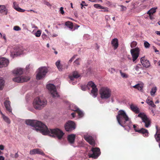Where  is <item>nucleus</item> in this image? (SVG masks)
<instances>
[{
	"instance_id": "nucleus-13",
	"label": "nucleus",
	"mask_w": 160,
	"mask_h": 160,
	"mask_svg": "<svg viewBox=\"0 0 160 160\" xmlns=\"http://www.w3.org/2000/svg\"><path fill=\"white\" fill-rule=\"evenodd\" d=\"M140 50L138 48L132 49L130 50L131 53L132 58V61L134 62L139 56Z\"/></svg>"
},
{
	"instance_id": "nucleus-31",
	"label": "nucleus",
	"mask_w": 160,
	"mask_h": 160,
	"mask_svg": "<svg viewBox=\"0 0 160 160\" xmlns=\"http://www.w3.org/2000/svg\"><path fill=\"white\" fill-rule=\"evenodd\" d=\"M65 25L71 29H72L73 27V23L69 21L65 22Z\"/></svg>"
},
{
	"instance_id": "nucleus-36",
	"label": "nucleus",
	"mask_w": 160,
	"mask_h": 160,
	"mask_svg": "<svg viewBox=\"0 0 160 160\" xmlns=\"http://www.w3.org/2000/svg\"><path fill=\"white\" fill-rule=\"evenodd\" d=\"M36 154H40L43 156L45 155V154L44 152L41 150L39 148H37Z\"/></svg>"
},
{
	"instance_id": "nucleus-44",
	"label": "nucleus",
	"mask_w": 160,
	"mask_h": 160,
	"mask_svg": "<svg viewBox=\"0 0 160 160\" xmlns=\"http://www.w3.org/2000/svg\"><path fill=\"white\" fill-rule=\"evenodd\" d=\"M80 60V58L77 59L74 62V63L76 65H78L80 64L79 61Z\"/></svg>"
},
{
	"instance_id": "nucleus-17",
	"label": "nucleus",
	"mask_w": 160,
	"mask_h": 160,
	"mask_svg": "<svg viewBox=\"0 0 160 160\" xmlns=\"http://www.w3.org/2000/svg\"><path fill=\"white\" fill-rule=\"evenodd\" d=\"M9 62L8 59L4 58H0V68L7 67L8 65Z\"/></svg>"
},
{
	"instance_id": "nucleus-2",
	"label": "nucleus",
	"mask_w": 160,
	"mask_h": 160,
	"mask_svg": "<svg viewBox=\"0 0 160 160\" xmlns=\"http://www.w3.org/2000/svg\"><path fill=\"white\" fill-rule=\"evenodd\" d=\"M116 117L118 123L122 127L128 126L129 128H131L132 122L124 110H119Z\"/></svg>"
},
{
	"instance_id": "nucleus-45",
	"label": "nucleus",
	"mask_w": 160,
	"mask_h": 160,
	"mask_svg": "<svg viewBox=\"0 0 160 160\" xmlns=\"http://www.w3.org/2000/svg\"><path fill=\"white\" fill-rule=\"evenodd\" d=\"M108 71L111 73H113L115 72V69L112 68H109L108 69Z\"/></svg>"
},
{
	"instance_id": "nucleus-34",
	"label": "nucleus",
	"mask_w": 160,
	"mask_h": 160,
	"mask_svg": "<svg viewBox=\"0 0 160 160\" xmlns=\"http://www.w3.org/2000/svg\"><path fill=\"white\" fill-rule=\"evenodd\" d=\"M156 12V8H152L149 10L147 13L149 15H152Z\"/></svg>"
},
{
	"instance_id": "nucleus-30",
	"label": "nucleus",
	"mask_w": 160,
	"mask_h": 160,
	"mask_svg": "<svg viewBox=\"0 0 160 160\" xmlns=\"http://www.w3.org/2000/svg\"><path fill=\"white\" fill-rule=\"evenodd\" d=\"M157 90V88L156 86H154L152 87L150 92V94L151 95L152 97H154L155 95V93L156 92Z\"/></svg>"
},
{
	"instance_id": "nucleus-19",
	"label": "nucleus",
	"mask_w": 160,
	"mask_h": 160,
	"mask_svg": "<svg viewBox=\"0 0 160 160\" xmlns=\"http://www.w3.org/2000/svg\"><path fill=\"white\" fill-rule=\"evenodd\" d=\"M4 104L6 109L10 113L12 114V109L10 106V102L8 100H6L4 102Z\"/></svg>"
},
{
	"instance_id": "nucleus-43",
	"label": "nucleus",
	"mask_w": 160,
	"mask_h": 160,
	"mask_svg": "<svg viewBox=\"0 0 160 160\" xmlns=\"http://www.w3.org/2000/svg\"><path fill=\"white\" fill-rule=\"evenodd\" d=\"M42 37L44 40H47L49 38L44 33H43L42 35Z\"/></svg>"
},
{
	"instance_id": "nucleus-52",
	"label": "nucleus",
	"mask_w": 160,
	"mask_h": 160,
	"mask_svg": "<svg viewBox=\"0 0 160 160\" xmlns=\"http://www.w3.org/2000/svg\"><path fill=\"white\" fill-rule=\"evenodd\" d=\"M148 98L149 97H148L147 99L146 102L149 105L152 101L149 99Z\"/></svg>"
},
{
	"instance_id": "nucleus-55",
	"label": "nucleus",
	"mask_w": 160,
	"mask_h": 160,
	"mask_svg": "<svg viewBox=\"0 0 160 160\" xmlns=\"http://www.w3.org/2000/svg\"><path fill=\"white\" fill-rule=\"evenodd\" d=\"M77 55H74L69 60V62H71L75 58V57Z\"/></svg>"
},
{
	"instance_id": "nucleus-32",
	"label": "nucleus",
	"mask_w": 160,
	"mask_h": 160,
	"mask_svg": "<svg viewBox=\"0 0 160 160\" xmlns=\"http://www.w3.org/2000/svg\"><path fill=\"white\" fill-rule=\"evenodd\" d=\"M143 85L142 84H138L133 86L134 88L138 89V90L141 91L142 90Z\"/></svg>"
},
{
	"instance_id": "nucleus-33",
	"label": "nucleus",
	"mask_w": 160,
	"mask_h": 160,
	"mask_svg": "<svg viewBox=\"0 0 160 160\" xmlns=\"http://www.w3.org/2000/svg\"><path fill=\"white\" fill-rule=\"evenodd\" d=\"M5 83V81L2 78H0V90H2Z\"/></svg>"
},
{
	"instance_id": "nucleus-28",
	"label": "nucleus",
	"mask_w": 160,
	"mask_h": 160,
	"mask_svg": "<svg viewBox=\"0 0 160 160\" xmlns=\"http://www.w3.org/2000/svg\"><path fill=\"white\" fill-rule=\"evenodd\" d=\"M0 113L2 115V117L4 121L8 124H10L11 123V121L9 118L4 114L2 111H0Z\"/></svg>"
},
{
	"instance_id": "nucleus-29",
	"label": "nucleus",
	"mask_w": 160,
	"mask_h": 160,
	"mask_svg": "<svg viewBox=\"0 0 160 160\" xmlns=\"http://www.w3.org/2000/svg\"><path fill=\"white\" fill-rule=\"evenodd\" d=\"M142 66L140 64H138L134 67V68L136 71L135 73L137 74H139L141 73L140 71V69L141 68Z\"/></svg>"
},
{
	"instance_id": "nucleus-21",
	"label": "nucleus",
	"mask_w": 160,
	"mask_h": 160,
	"mask_svg": "<svg viewBox=\"0 0 160 160\" xmlns=\"http://www.w3.org/2000/svg\"><path fill=\"white\" fill-rule=\"evenodd\" d=\"M67 105L69 109L72 110L76 111L78 110V107L73 104H70V102H68L67 103Z\"/></svg>"
},
{
	"instance_id": "nucleus-7",
	"label": "nucleus",
	"mask_w": 160,
	"mask_h": 160,
	"mask_svg": "<svg viewBox=\"0 0 160 160\" xmlns=\"http://www.w3.org/2000/svg\"><path fill=\"white\" fill-rule=\"evenodd\" d=\"M101 152L100 151V149L99 148H92L91 150L89 151V152H88L87 156L86 155H85L86 158H87L88 157L89 158H92L94 159L97 158L98 156L100 155Z\"/></svg>"
},
{
	"instance_id": "nucleus-20",
	"label": "nucleus",
	"mask_w": 160,
	"mask_h": 160,
	"mask_svg": "<svg viewBox=\"0 0 160 160\" xmlns=\"http://www.w3.org/2000/svg\"><path fill=\"white\" fill-rule=\"evenodd\" d=\"M111 44L114 50L117 49L118 47V41L117 38H114L111 42Z\"/></svg>"
},
{
	"instance_id": "nucleus-8",
	"label": "nucleus",
	"mask_w": 160,
	"mask_h": 160,
	"mask_svg": "<svg viewBox=\"0 0 160 160\" xmlns=\"http://www.w3.org/2000/svg\"><path fill=\"white\" fill-rule=\"evenodd\" d=\"M46 87L53 98H58L59 97V95L56 90V87L53 84H48Z\"/></svg>"
},
{
	"instance_id": "nucleus-50",
	"label": "nucleus",
	"mask_w": 160,
	"mask_h": 160,
	"mask_svg": "<svg viewBox=\"0 0 160 160\" xmlns=\"http://www.w3.org/2000/svg\"><path fill=\"white\" fill-rule=\"evenodd\" d=\"M133 128L134 129V130L136 132H137L136 131H139V129L137 127V125H134L133 126Z\"/></svg>"
},
{
	"instance_id": "nucleus-5",
	"label": "nucleus",
	"mask_w": 160,
	"mask_h": 160,
	"mask_svg": "<svg viewBox=\"0 0 160 160\" xmlns=\"http://www.w3.org/2000/svg\"><path fill=\"white\" fill-rule=\"evenodd\" d=\"M100 97L103 100H107L111 96V91L107 87L101 88L99 90Z\"/></svg>"
},
{
	"instance_id": "nucleus-14",
	"label": "nucleus",
	"mask_w": 160,
	"mask_h": 160,
	"mask_svg": "<svg viewBox=\"0 0 160 160\" xmlns=\"http://www.w3.org/2000/svg\"><path fill=\"white\" fill-rule=\"evenodd\" d=\"M140 60L141 62L143 67L147 68L150 67V62L145 57L141 58Z\"/></svg>"
},
{
	"instance_id": "nucleus-58",
	"label": "nucleus",
	"mask_w": 160,
	"mask_h": 160,
	"mask_svg": "<svg viewBox=\"0 0 160 160\" xmlns=\"http://www.w3.org/2000/svg\"><path fill=\"white\" fill-rule=\"evenodd\" d=\"M22 27H23V28H24V29H27V27L26 25L25 24H22Z\"/></svg>"
},
{
	"instance_id": "nucleus-3",
	"label": "nucleus",
	"mask_w": 160,
	"mask_h": 160,
	"mask_svg": "<svg viewBox=\"0 0 160 160\" xmlns=\"http://www.w3.org/2000/svg\"><path fill=\"white\" fill-rule=\"evenodd\" d=\"M47 102L45 99L39 97L35 98L33 100L32 105L34 108L37 110H40L46 106Z\"/></svg>"
},
{
	"instance_id": "nucleus-23",
	"label": "nucleus",
	"mask_w": 160,
	"mask_h": 160,
	"mask_svg": "<svg viewBox=\"0 0 160 160\" xmlns=\"http://www.w3.org/2000/svg\"><path fill=\"white\" fill-rule=\"evenodd\" d=\"M130 108L132 111L135 112V113H140V110L139 109L136 105H135L132 104L130 105Z\"/></svg>"
},
{
	"instance_id": "nucleus-10",
	"label": "nucleus",
	"mask_w": 160,
	"mask_h": 160,
	"mask_svg": "<svg viewBox=\"0 0 160 160\" xmlns=\"http://www.w3.org/2000/svg\"><path fill=\"white\" fill-rule=\"evenodd\" d=\"M48 72V70L45 67L39 68L38 69V72L36 75V79L40 80L44 78Z\"/></svg>"
},
{
	"instance_id": "nucleus-37",
	"label": "nucleus",
	"mask_w": 160,
	"mask_h": 160,
	"mask_svg": "<svg viewBox=\"0 0 160 160\" xmlns=\"http://www.w3.org/2000/svg\"><path fill=\"white\" fill-rule=\"evenodd\" d=\"M37 153V148L33 149L30 151L29 154L31 155L36 154Z\"/></svg>"
},
{
	"instance_id": "nucleus-40",
	"label": "nucleus",
	"mask_w": 160,
	"mask_h": 160,
	"mask_svg": "<svg viewBox=\"0 0 160 160\" xmlns=\"http://www.w3.org/2000/svg\"><path fill=\"white\" fill-rule=\"evenodd\" d=\"M144 46L146 48H149L150 47V44L147 41L144 42Z\"/></svg>"
},
{
	"instance_id": "nucleus-16",
	"label": "nucleus",
	"mask_w": 160,
	"mask_h": 160,
	"mask_svg": "<svg viewBox=\"0 0 160 160\" xmlns=\"http://www.w3.org/2000/svg\"><path fill=\"white\" fill-rule=\"evenodd\" d=\"M79 77V75L78 74V72H73L72 76H69V78L70 79L71 81H70V83L73 85L76 84V82H73V81H74L77 78Z\"/></svg>"
},
{
	"instance_id": "nucleus-27",
	"label": "nucleus",
	"mask_w": 160,
	"mask_h": 160,
	"mask_svg": "<svg viewBox=\"0 0 160 160\" xmlns=\"http://www.w3.org/2000/svg\"><path fill=\"white\" fill-rule=\"evenodd\" d=\"M60 60H58L55 63V65L59 71H62L63 70L62 66L61 64Z\"/></svg>"
},
{
	"instance_id": "nucleus-51",
	"label": "nucleus",
	"mask_w": 160,
	"mask_h": 160,
	"mask_svg": "<svg viewBox=\"0 0 160 160\" xmlns=\"http://www.w3.org/2000/svg\"><path fill=\"white\" fill-rule=\"evenodd\" d=\"M102 8L101 9H103V10H101L100 11L101 12H108V8L106 7H102Z\"/></svg>"
},
{
	"instance_id": "nucleus-26",
	"label": "nucleus",
	"mask_w": 160,
	"mask_h": 160,
	"mask_svg": "<svg viewBox=\"0 0 160 160\" xmlns=\"http://www.w3.org/2000/svg\"><path fill=\"white\" fill-rule=\"evenodd\" d=\"M8 12V10L4 5H0V13H4L7 15Z\"/></svg>"
},
{
	"instance_id": "nucleus-39",
	"label": "nucleus",
	"mask_w": 160,
	"mask_h": 160,
	"mask_svg": "<svg viewBox=\"0 0 160 160\" xmlns=\"http://www.w3.org/2000/svg\"><path fill=\"white\" fill-rule=\"evenodd\" d=\"M41 34V31L38 30L35 33L34 35L36 37H40Z\"/></svg>"
},
{
	"instance_id": "nucleus-63",
	"label": "nucleus",
	"mask_w": 160,
	"mask_h": 160,
	"mask_svg": "<svg viewBox=\"0 0 160 160\" xmlns=\"http://www.w3.org/2000/svg\"><path fill=\"white\" fill-rule=\"evenodd\" d=\"M18 157V153H16L14 155V157L15 158H17Z\"/></svg>"
},
{
	"instance_id": "nucleus-57",
	"label": "nucleus",
	"mask_w": 160,
	"mask_h": 160,
	"mask_svg": "<svg viewBox=\"0 0 160 160\" xmlns=\"http://www.w3.org/2000/svg\"><path fill=\"white\" fill-rule=\"evenodd\" d=\"M149 105L153 107H156V105L154 104L153 101H152Z\"/></svg>"
},
{
	"instance_id": "nucleus-1",
	"label": "nucleus",
	"mask_w": 160,
	"mask_h": 160,
	"mask_svg": "<svg viewBox=\"0 0 160 160\" xmlns=\"http://www.w3.org/2000/svg\"><path fill=\"white\" fill-rule=\"evenodd\" d=\"M26 124L33 127V129L39 131L44 135L57 137L58 139H61L64 133L58 128L49 129L46 126L41 122L32 120H28L26 121Z\"/></svg>"
},
{
	"instance_id": "nucleus-54",
	"label": "nucleus",
	"mask_w": 160,
	"mask_h": 160,
	"mask_svg": "<svg viewBox=\"0 0 160 160\" xmlns=\"http://www.w3.org/2000/svg\"><path fill=\"white\" fill-rule=\"evenodd\" d=\"M152 48H153V49L154 50V52H157V53L158 52V54H159V51L156 49V47L155 46H153Z\"/></svg>"
},
{
	"instance_id": "nucleus-6",
	"label": "nucleus",
	"mask_w": 160,
	"mask_h": 160,
	"mask_svg": "<svg viewBox=\"0 0 160 160\" xmlns=\"http://www.w3.org/2000/svg\"><path fill=\"white\" fill-rule=\"evenodd\" d=\"M136 117H138L141 118L142 123H144L145 127L146 128L149 127L151 125V120L146 115L144 112H140Z\"/></svg>"
},
{
	"instance_id": "nucleus-15",
	"label": "nucleus",
	"mask_w": 160,
	"mask_h": 160,
	"mask_svg": "<svg viewBox=\"0 0 160 160\" xmlns=\"http://www.w3.org/2000/svg\"><path fill=\"white\" fill-rule=\"evenodd\" d=\"M84 139L87 141L90 144L93 146L95 145L94 140L92 137L88 134L84 135Z\"/></svg>"
},
{
	"instance_id": "nucleus-46",
	"label": "nucleus",
	"mask_w": 160,
	"mask_h": 160,
	"mask_svg": "<svg viewBox=\"0 0 160 160\" xmlns=\"http://www.w3.org/2000/svg\"><path fill=\"white\" fill-rule=\"evenodd\" d=\"M13 29L16 31H19L21 30V28L18 26H15L14 27Z\"/></svg>"
},
{
	"instance_id": "nucleus-59",
	"label": "nucleus",
	"mask_w": 160,
	"mask_h": 160,
	"mask_svg": "<svg viewBox=\"0 0 160 160\" xmlns=\"http://www.w3.org/2000/svg\"><path fill=\"white\" fill-rule=\"evenodd\" d=\"M82 6V7H81V8L82 9L83 8V7L84 6H88V4H87V3H85V4H82V3H81L80 4Z\"/></svg>"
},
{
	"instance_id": "nucleus-47",
	"label": "nucleus",
	"mask_w": 160,
	"mask_h": 160,
	"mask_svg": "<svg viewBox=\"0 0 160 160\" xmlns=\"http://www.w3.org/2000/svg\"><path fill=\"white\" fill-rule=\"evenodd\" d=\"M90 38V35L88 34H85L83 36V38L86 40H88Z\"/></svg>"
},
{
	"instance_id": "nucleus-35",
	"label": "nucleus",
	"mask_w": 160,
	"mask_h": 160,
	"mask_svg": "<svg viewBox=\"0 0 160 160\" xmlns=\"http://www.w3.org/2000/svg\"><path fill=\"white\" fill-rule=\"evenodd\" d=\"M77 113H78V117L79 118H81L83 117L84 116V113L83 112L81 111L79 108H78V110L76 111Z\"/></svg>"
},
{
	"instance_id": "nucleus-25",
	"label": "nucleus",
	"mask_w": 160,
	"mask_h": 160,
	"mask_svg": "<svg viewBox=\"0 0 160 160\" xmlns=\"http://www.w3.org/2000/svg\"><path fill=\"white\" fill-rule=\"evenodd\" d=\"M75 135L71 134L68 136V139L69 142L71 144L74 143L75 140Z\"/></svg>"
},
{
	"instance_id": "nucleus-64",
	"label": "nucleus",
	"mask_w": 160,
	"mask_h": 160,
	"mask_svg": "<svg viewBox=\"0 0 160 160\" xmlns=\"http://www.w3.org/2000/svg\"><path fill=\"white\" fill-rule=\"evenodd\" d=\"M4 158L2 156H0V160H4Z\"/></svg>"
},
{
	"instance_id": "nucleus-18",
	"label": "nucleus",
	"mask_w": 160,
	"mask_h": 160,
	"mask_svg": "<svg viewBox=\"0 0 160 160\" xmlns=\"http://www.w3.org/2000/svg\"><path fill=\"white\" fill-rule=\"evenodd\" d=\"M12 7L14 9L19 12H23L25 11V9H22L20 8L18 3L15 1L13 2Z\"/></svg>"
},
{
	"instance_id": "nucleus-60",
	"label": "nucleus",
	"mask_w": 160,
	"mask_h": 160,
	"mask_svg": "<svg viewBox=\"0 0 160 160\" xmlns=\"http://www.w3.org/2000/svg\"><path fill=\"white\" fill-rule=\"evenodd\" d=\"M4 149V146L3 145H0V150H3Z\"/></svg>"
},
{
	"instance_id": "nucleus-53",
	"label": "nucleus",
	"mask_w": 160,
	"mask_h": 160,
	"mask_svg": "<svg viewBox=\"0 0 160 160\" xmlns=\"http://www.w3.org/2000/svg\"><path fill=\"white\" fill-rule=\"evenodd\" d=\"M60 13L62 14H63L64 13V12L63 10V8L62 7H61L60 8Z\"/></svg>"
},
{
	"instance_id": "nucleus-9",
	"label": "nucleus",
	"mask_w": 160,
	"mask_h": 160,
	"mask_svg": "<svg viewBox=\"0 0 160 160\" xmlns=\"http://www.w3.org/2000/svg\"><path fill=\"white\" fill-rule=\"evenodd\" d=\"M23 52V49L22 47H15L11 50L10 56L14 58L22 54Z\"/></svg>"
},
{
	"instance_id": "nucleus-62",
	"label": "nucleus",
	"mask_w": 160,
	"mask_h": 160,
	"mask_svg": "<svg viewBox=\"0 0 160 160\" xmlns=\"http://www.w3.org/2000/svg\"><path fill=\"white\" fill-rule=\"evenodd\" d=\"M155 33L158 35L160 36V31H156Z\"/></svg>"
},
{
	"instance_id": "nucleus-24",
	"label": "nucleus",
	"mask_w": 160,
	"mask_h": 160,
	"mask_svg": "<svg viewBox=\"0 0 160 160\" xmlns=\"http://www.w3.org/2000/svg\"><path fill=\"white\" fill-rule=\"evenodd\" d=\"M23 70L21 68H16L12 72L14 74L16 75H20L23 73Z\"/></svg>"
},
{
	"instance_id": "nucleus-11",
	"label": "nucleus",
	"mask_w": 160,
	"mask_h": 160,
	"mask_svg": "<svg viewBox=\"0 0 160 160\" xmlns=\"http://www.w3.org/2000/svg\"><path fill=\"white\" fill-rule=\"evenodd\" d=\"M30 78L25 76H20L16 77L13 78V80L14 82L18 83L23 82H27L30 79Z\"/></svg>"
},
{
	"instance_id": "nucleus-48",
	"label": "nucleus",
	"mask_w": 160,
	"mask_h": 160,
	"mask_svg": "<svg viewBox=\"0 0 160 160\" xmlns=\"http://www.w3.org/2000/svg\"><path fill=\"white\" fill-rule=\"evenodd\" d=\"M119 6L121 8V11H123L126 10L127 8L122 5H120Z\"/></svg>"
},
{
	"instance_id": "nucleus-56",
	"label": "nucleus",
	"mask_w": 160,
	"mask_h": 160,
	"mask_svg": "<svg viewBox=\"0 0 160 160\" xmlns=\"http://www.w3.org/2000/svg\"><path fill=\"white\" fill-rule=\"evenodd\" d=\"M105 19H106V20H107V21H109L110 19V17L108 15H106L105 16Z\"/></svg>"
},
{
	"instance_id": "nucleus-49",
	"label": "nucleus",
	"mask_w": 160,
	"mask_h": 160,
	"mask_svg": "<svg viewBox=\"0 0 160 160\" xmlns=\"http://www.w3.org/2000/svg\"><path fill=\"white\" fill-rule=\"evenodd\" d=\"M44 4L46 5L48 7H50L52 6L48 2L46 1H44Z\"/></svg>"
},
{
	"instance_id": "nucleus-12",
	"label": "nucleus",
	"mask_w": 160,
	"mask_h": 160,
	"mask_svg": "<svg viewBox=\"0 0 160 160\" xmlns=\"http://www.w3.org/2000/svg\"><path fill=\"white\" fill-rule=\"evenodd\" d=\"M64 127L66 131H70L75 129L76 125L73 121H69L65 124Z\"/></svg>"
},
{
	"instance_id": "nucleus-42",
	"label": "nucleus",
	"mask_w": 160,
	"mask_h": 160,
	"mask_svg": "<svg viewBox=\"0 0 160 160\" xmlns=\"http://www.w3.org/2000/svg\"><path fill=\"white\" fill-rule=\"evenodd\" d=\"M94 8L98 9H102V6H101L100 5L98 4H96L94 5Z\"/></svg>"
},
{
	"instance_id": "nucleus-38",
	"label": "nucleus",
	"mask_w": 160,
	"mask_h": 160,
	"mask_svg": "<svg viewBox=\"0 0 160 160\" xmlns=\"http://www.w3.org/2000/svg\"><path fill=\"white\" fill-rule=\"evenodd\" d=\"M120 72L121 76L123 78H127L128 77V75L125 73L122 72L121 70H120Z\"/></svg>"
},
{
	"instance_id": "nucleus-41",
	"label": "nucleus",
	"mask_w": 160,
	"mask_h": 160,
	"mask_svg": "<svg viewBox=\"0 0 160 160\" xmlns=\"http://www.w3.org/2000/svg\"><path fill=\"white\" fill-rule=\"evenodd\" d=\"M137 45V43L135 41H132L131 43V47L132 48L135 47Z\"/></svg>"
},
{
	"instance_id": "nucleus-22",
	"label": "nucleus",
	"mask_w": 160,
	"mask_h": 160,
	"mask_svg": "<svg viewBox=\"0 0 160 160\" xmlns=\"http://www.w3.org/2000/svg\"><path fill=\"white\" fill-rule=\"evenodd\" d=\"M137 132L142 133L144 137H147L148 136V132L147 130L142 128L139 129V131H136Z\"/></svg>"
},
{
	"instance_id": "nucleus-4",
	"label": "nucleus",
	"mask_w": 160,
	"mask_h": 160,
	"mask_svg": "<svg viewBox=\"0 0 160 160\" xmlns=\"http://www.w3.org/2000/svg\"><path fill=\"white\" fill-rule=\"evenodd\" d=\"M92 88V90L90 94L94 98H96L98 95V89L96 86L92 81H90L88 82L87 86L84 85L81 86V88L83 91H85L87 88L90 89Z\"/></svg>"
},
{
	"instance_id": "nucleus-61",
	"label": "nucleus",
	"mask_w": 160,
	"mask_h": 160,
	"mask_svg": "<svg viewBox=\"0 0 160 160\" xmlns=\"http://www.w3.org/2000/svg\"><path fill=\"white\" fill-rule=\"evenodd\" d=\"M28 12H34L37 13V12L36 11H35L31 9L30 10H28L27 11Z\"/></svg>"
}]
</instances>
